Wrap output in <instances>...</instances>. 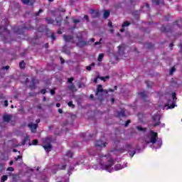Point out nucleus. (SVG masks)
<instances>
[{"instance_id": "obj_25", "label": "nucleus", "mask_w": 182, "mask_h": 182, "mask_svg": "<svg viewBox=\"0 0 182 182\" xmlns=\"http://www.w3.org/2000/svg\"><path fill=\"white\" fill-rule=\"evenodd\" d=\"M142 9H146V11H150V5L149 4H146L145 6H143Z\"/></svg>"}, {"instance_id": "obj_49", "label": "nucleus", "mask_w": 182, "mask_h": 182, "mask_svg": "<svg viewBox=\"0 0 182 182\" xmlns=\"http://www.w3.org/2000/svg\"><path fill=\"white\" fill-rule=\"evenodd\" d=\"M84 19L87 20V21L89 22V17L87 16V15L84 16Z\"/></svg>"}, {"instance_id": "obj_51", "label": "nucleus", "mask_w": 182, "mask_h": 182, "mask_svg": "<svg viewBox=\"0 0 182 182\" xmlns=\"http://www.w3.org/2000/svg\"><path fill=\"white\" fill-rule=\"evenodd\" d=\"M129 123H130V120L127 121V122L125 123V127H127Z\"/></svg>"}, {"instance_id": "obj_39", "label": "nucleus", "mask_w": 182, "mask_h": 182, "mask_svg": "<svg viewBox=\"0 0 182 182\" xmlns=\"http://www.w3.org/2000/svg\"><path fill=\"white\" fill-rule=\"evenodd\" d=\"M102 41H103V39H102V38H100V41H97V42L95 43V46H96V45H102Z\"/></svg>"}, {"instance_id": "obj_63", "label": "nucleus", "mask_w": 182, "mask_h": 182, "mask_svg": "<svg viewBox=\"0 0 182 182\" xmlns=\"http://www.w3.org/2000/svg\"><path fill=\"white\" fill-rule=\"evenodd\" d=\"M43 102H46V97H43Z\"/></svg>"}, {"instance_id": "obj_58", "label": "nucleus", "mask_w": 182, "mask_h": 182, "mask_svg": "<svg viewBox=\"0 0 182 182\" xmlns=\"http://www.w3.org/2000/svg\"><path fill=\"white\" fill-rule=\"evenodd\" d=\"M58 113H60V114L63 113V111L62 110V109H58Z\"/></svg>"}, {"instance_id": "obj_44", "label": "nucleus", "mask_w": 182, "mask_h": 182, "mask_svg": "<svg viewBox=\"0 0 182 182\" xmlns=\"http://www.w3.org/2000/svg\"><path fill=\"white\" fill-rule=\"evenodd\" d=\"M80 20H79V19H74L73 20L74 23H80Z\"/></svg>"}, {"instance_id": "obj_2", "label": "nucleus", "mask_w": 182, "mask_h": 182, "mask_svg": "<svg viewBox=\"0 0 182 182\" xmlns=\"http://www.w3.org/2000/svg\"><path fill=\"white\" fill-rule=\"evenodd\" d=\"M145 142H146L147 144L152 143V144L155 145L154 146L155 149H160L163 144L161 139L157 138V132L153 131H151L150 136L145 139Z\"/></svg>"}, {"instance_id": "obj_37", "label": "nucleus", "mask_w": 182, "mask_h": 182, "mask_svg": "<svg viewBox=\"0 0 182 182\" xmlns=\"http://www.w3.org/2000/svg\"><path fill=\"white\" fill-rule=\"evenodd\" d=\"M174 72H176V68L174 67H173L171 70L169 71V74L170 75H173V73H174Z\"/></svg>"}, {"instance_id": "obj_6", "label": "nucleus", "mask_w": 182, "mask_h": 182, "mask_svg": "<svg viewBox=\"0 0 182 182\" xmlns=\"http://www.w3.org/2000/svg\"><path fill=\"white\" fill-rule=\"evenodd\" d=\"M95 144L97 149H103V147H106L107 146V142L103 141L102 140H98L95 141Z\"/></svg>"}, {"instance_id": "obj_17", "label": "nucleus", "mask_w": 182, "mask_h": 182, "mask_svg": "<svg viewBox=\"0 0 182 182\" xmlns=\"http://www.w3.org/2000/svg\"><path fill=\"white\" fill-rule=\"evenodd\" d=\"M124 167L125 166H122L120 164H117L114 166V170H115V171H118V170H122V168H124Z\"/></svg>"}, {"instance_id": "obj_33", "label": "nucleus", "mask_w": 182, "mask_h": 182, "mask_svg": "<svg viewBox=\"0 0 182 182\" xmlns=\"http://www.w3.org/2000/svg\"><path fill=\"white\" fill-rule=\"evenodd\" d=\"M146 83L147 87H151V86H153V82L151 81H147Z\"/></svg>"}, {"instance_id": "obj_12", "label": "nucleus", "mask_w": 182, "mask_h": 182, "mask_svg": "<svg viewBox=\"0 0 182 182\" xmlns=\"http://www.w3.org/2000/svg\"><path fill=\"white\" fill-rule=\"evenodd\" d=\"M36 83H39V81L35 78H32L30 88L31 90L36 89V87H35V85H36Z\"/></svg>"}, {"instance_id": "obj_36", "label": "nucleus", "mask_w": 182, "mask_h": 182, "mask_svg": "<svg viewBox=\"0 0 182 182\" xmlns=\"http://www.w3.org/2000/svg\"><path fill=\"white\" fill-rule=\"evenodd\" d=\"M129 25H130V23L125 21L124 22V23L122 24V28H126V26H129Z\"/></svg>"}, {"instance_id": "obj_60", "label": "nucleus", "mask_w": 182, "mask_h": 182, "mask_svg": "<svg viewBox=\"0 0 182 182\" xmlns=\"http://www.w3.org/2000/svg\"><path fill=\"white\" fill-rule=\"evenodd\" d=\"M108 26H110V28H112L113 26L112 25V22L111 21H109V23H108Z\"/></svg>"}, {"instance_id": "obj_62", "label": "nucleus", "mask_w": 182, "mask_h": 182, "mask_svg": "<svg viewBox=\"0 0 182 182\" xmlns=\"http://www.w3.org/2000/svg\"><path fill=\"white\" fill-rule=\"evenodd\" d=\"M90 42H95V38H90Z\"/></svg>"}, {"instance_id": "obj_3", "label": "nucleus", "mask_w": 182, "mask_h": 182, "mask_svg": "<svg viewBox=\"0 0 182 182\" xmlns=\"http://www.w3.org/2000/svg\"><path fill=\"white\" fill-rule=\"evenodd\" d=\"M51 141L52 140L50 139V138H46L43 139V147L47 153H49V151H52L53 146L52 144H50Z\"/></svg>"}, {"instance_id": "obj_11", "label": "nucleus", "mask_w": 182, "mask_h": 182, "mask_svg": "<svg viewBox=\"0 0 182 182\" xmlns=\"http://www.w3.org/2000/svg\"><path fill=\"white\" fill-rule=\"evenodd\" d=\"M28 126L29 129H31L32 133H35L36 132V129H38V124L30 123Z\"/></svg>"}, {"instance_id": "obj_9", "label": "nucleus", "mask_w": 182, "mask_h": 182, "mask_svg": "<svg viewBox=\"0 0 182 182\" xmlns=\"http://www.w3.org/2000/svg\"><path fill=\"white\" fill-rule=\"evenodd\" d=\"M152 119L155 123V124H154V127L159 126L160 124V115L159 114L153 116Z\"/></svg>"}, {"instance_id": "obj_53", "label": "nucleus", "mask_w": 182, "mask_h": 182, "mask_svg": "<svg viewBox=\"0 0 182 182\" xmlns=\"http://www.w3.org/2000/svg\"><path fill=\"white\" fill-rule=\"evenodd\" d=\"M4 106H5L6 107H7V106H8V100H5V101H4Z\"/></svg>"}, {"instance_id": "obj_19", "label": "nucleus", "mask_w": 182, "mask_h": 182, "mask_svg": "<svg viewBox=\"0 0 182 182\" xmlns=\"http://www.w3.org/2000/svg\"><path fill=\"white\" fill-rule=\"evenodd\" d=\"M65 157H68V159H72L73 157V152L68 151L66 154H65Z\"/></svg>"}, {"instance_id": "obj_48", "label": "nucleus", "mask_w": 182, "mask_h": 182, "mask_svg": "<svg viewBox=\"0 0 182 182\" xmlns=\"http://www.w3.org/2000/svg\"><path fill=\"white\" fill-rule=\"evenodd\" d=\"M22 159V156H18L16 158H15L16 161H18V160Z\"/></svg>"}, {"instance_id": "obj_22", "label": "nucleus", "mask_w": 182, "mask_h": 182, "mask_svg": "<svg viewBox=\"0 0 182 182\" xmlns=\"http://www.w3.org/2000/svg\"><path fill=\"white\" fill-rule=\"evenodd\" d=\"M103 58H105V55L103 53H100L97 58L98 62H102V60H103Z\"/></svg>"}, {"instance_id": "obj_35", "label": "nucleus", "mask_w": 182, "mask_h": 182, "mask_svg": "<svg viewBox=\"0 0 182 182\" xmlns=\"http://www.w3.org/2000/svg\"><path fill=\"white\" fill-rule=\"evenodd\" d=\"M86 46V42L85 41H80L78 43V46Z\"/></svg>"}, {"instance_id": "obj_15", "label": "nucleus", "mask_w": 182, "mask_h": 182, "mask_svg": "<svg viewBox=\"0 0 182 182\" xmlns=\"http://www.w3.org/2000/svg\"><path fill=\"white\" fill-rule=\"evenodd\" d=\"M4 122H6V123L11 122V116L6 114L3 117Z\"/></svg>"}, {"instance_id": "obj_52", "label": "nucleus", "mask_w": 182, "mask_h": 182, "mask_svg": "<svg viewBox=\"0 0 182 182\" xmlns=\"http://www.w3.org/2000/svg\"><path fill=\"white\" fill-rule=\"evenodd\" d=\"M83 163H85V161L82 160V161H80V162H77V164L79 165V164H83Z\"/></svg>"}, {"instance_id": "obj_21", "label": "nucleus", "mask_w": 182, "mask_h": 182, "mask_svg": "<svg viewBox=\"0 0 182 182\" xmlns=\"http://www.w3.org/2000/svg\"><path fill=\"white\" fill-rule=\"evenodd\" d=\"M69 90H71V92H76V87H75V85L71 84L70 86H68Z\"/></svg>"}, {"instance_id": "obj_32", "label": "nucleus", "mask_w": 182, "mask_h": 182, "mask_svg": "<svg viewBox=\"0 0 182 182\" xmlns=\"http://www.w3.org/2000/svg\"><path fill=\"white\" fill-rule=\"evenodd\" d=\"M68 105L69 106V107H72L73 109H74V107H75V105H73V101H70L68 103Z\"/></svg>"}, {"instance_id": "obj_61", "label": "nucleus", "mask_w": 182, "mask_h": 182, "mask_svg": "<svg viewBox=\"0 0 182 182\" xmlns=\"http://www.w3.org/2000/svg\"><path fill=\"white\" fill-rule=\"evenodd\" d=\"M56 107H60V103H57L56 104Z\"/></svg>"}, {"instance_id": "obj_64", "label": "nucleus", "mask_w": 182, "mask_h": 182, "mask_svg": "<svg viewBox=\"0 0 182 182\" xmlns=\"http://www.w3.org/2000/svg\"><path fill=\"white\" fill-rule=\"evenodd\" d=\"M120 141H117V140H115L114 141V144H117V143H119Z\"/></svg>"}, {"instance_id": "obj_54", "label": "nucleus", "mask_w": 182, "mask_h": 182, "mask_svg": "<svg viewBox=\"0 0 182 182\" xmlns=\"http://www.w3.org/2000/svg\"><path fill=\"white\" fill-rule=\"evenodd\" d=\"M50 95H55V90H50Z\"/></svg>"}, {"instance_id": "obj_24", "label": "nucleus", "mask_w": 182, "mask_h": 182, "mask_svg": "<svg viewBox=\"0 0 182 182\" xmlns=\"http://www.w3.org/2000/svg\"><path fill=\"white\" fill-rule=\"evenodd\" d=\"M124 150H126L127 151L130 150V149H132V144H127L124 146Z\"/></svg>"}, {"instance_id": "obj_10", "label": "nucleus", "mask_w": 182, "mask_h": 182, "mask_svg": "<svg viewBox=\"0 0 182 182\" xmlns=\"http://www.w3.org/2000/svg\"><path fill=\"white\" fill-rule=\"evenodd\" d=\"M90 14H91L92 18H99V11L95 9H90Z\"/></svg>"}, {"instance_id": "obj_4", "label": "nucleus", "mask_w": 182, "mask_h": 182, "mask_svg": "<svg viewBox=\"0 0 182 182\" xmlns=\"http://www.w3.org/2000/svg\"><path fill=\"white\" fill-rule=\"evenodd\" d=\"M177 100V97H176V92L172 93L171 99L168 100V109H174L176 106V102Z\"/></svg>"}, {"instance_id": "obj_27", "label": "nucleus", "mask_w": 182, "mask_h": 182, "mask_svg": "<svg viewBox=\"0 0 182 182\" xmlns=\"http://www.w3.org/2000/svg\"><path fill=\"white\" fill-rule=\"evenodd\" d=\"M81 136L82 137H84V139H86V137H88V136L90 139H92V135L89 134H82Z\"/></svg>"}, {"instance_id": "obj_5", "label": "nucleus", "mask_w": 182, "mask_h": 182, "mask_svg": "<svg viewBox=\"0 0 182 182\" xmlns=\"http://www.w3.org/2000/svg\"><path fill=\"white\" fill-rule=\"evenodd\" d=\"M46 21H47V23L55 25L56 26H60V25H62V16L58 17L55 19L56 23H55V20L50 18H46Z\"/></svg>"}, {"instance_id": "obj_56", "label": "nucleus", "mask_w": 182, "mask_h": 182, "mask_svg": "<svg viewBox=\"0 0 182 182\" xmlns=\"http://www.w3.org/2000/svg\"><path fill=\"white\" fill-rule=\"evenodd\" d=\"M161 31H163L164 32H167V30L164 26L161 28Z\"/></svg>"}, {"instance_id": "obj_1", "label": "nucleus", "mask_w": 182, "mask_h": 182, "mask_svg": "<svg viewBox=\"0 0 182 182\" xmlns=\"http://www.w3.org/2000/svg\"><path fill=\"white\" fill-rule=\"evenodd\" d=\"M100 158L102 159V161H107L106 164H104L102 161L100 163L101 170H106L109 173H112V171L114 170L112 168V166L114 164V161H113L112 156H110V154L106 155L105 156H100Z\"/></svg>"}, {"instance_id": "obj_20", "label": "nucleus", "mask_w": 182, "mask_h": 182, "mask_svg": "<svg viewBox=\"0 0 182 182\" xmlns=\"http://www.w3.org/2000/svg\"><path fill=\"white\" fill-rule=\"evenodd\" d=\"M54 167L57 168V170H65L66 168V165H58V166H55Z\"/></svg>"}, {"instance_id": "obj_47", "label": "nucleus", "mask_w": 182, "mask_h": 182, "mask_svg": "<svg viewBox=\"0 0 182 182\" xmlns=\"http://www.w3.org/2000/svg\"><path fill=\"white\" fill-rule=\"evenodd\" d=\"M7 171H14V167H9V168H7Z\"/></svg>"}, {"instance_id": "obj_43", "label": "nucleus", "mask_w": 182, "mask_h": 182, "mask_svg": "<svg viewBox=\"0 0 182 182\" xmlns=\"http://www.w3.org/2000/svg\"><path fill=\"white\" fill-rule=\"evenodd\" d=\"M38 139H34V140H33V146H36V144H38Z\"/></svg>"}, {"instance_id": "obj_45", "label": "nucleus", "mask_w": 182, "mask_h": 182, "mask_svg": "<svg viewBox=\"0 0 182 182\" xmlns=\"http://www.w3.org/2000/svg\"><path fill=\"white\" fill-rule=\"evenodd\" d=\"M136 129H137V130H139L140 132H143V130H144L143 129V127H137Z\"/></svg>"}, {"instance_id": "obj_46", "label": "nucleus", "mask_w": 182, "mask_h": 182, "mask_svg": "<svg viewBox=\"0 0 182 182\" xmlns=\"http://www.w3.org/2000/svg\"><path fill=\"white\" fill-rule=\"evenodd\" d=\"M41 93L42 95H45V93H46V89L41 90Z\"/></svg>"}, {"instance_id": "obj_40", "label": "nucleus", "mask_w": 182, "mask_h": 182, "mask_svg": "<svg viewBox=\"0 0 182 182\" xmlns=\"http://www.w3.org/2000/svg\"><path fill=\"white\" fill-rule=\"evenodd\" d=\"M50 38H51L52 41H55L56 37L55 36V33H52L50 35Z\"/></svg>"}, {"instance_id": "obj_50", "label": "nucleus", "mask_w": 182, "mask_h": 182, "mask_svg": "<svg viewBox=\"0 0 182 182\" xmlns=\"http://www.w3.org/2000/svg\"><path fill=\"white\" fill-rule=\"evenodd\" d=\"M73 77L68 79V83H72V81H73Z\"/></svg>"}, {"instance_id": "obj_14", "label": "nucleus", "mask_w": 182, "mask_h": 182, "mask_svg": "<svg viewBox=\"0 0 182 182\" xmlns=\"http://www.w3.org/2000/svg\"><path fill=\"white\" fill-rule=\"evenodd\" d=\"M102 92H105V90H103V86H102V85H98L96 95H99V93H102Z\"/></svg>"}, {"instance_id": "obj_18", "label": "nucleus", "mask_w": 182, "mask_h": 182, "mask_svg": "<svg viewBox=\"0 0 182 182\" xmlns=\"http://www.w3.org/2000/svg\"><path fill=\"white\" fill-rule=\"evenodd\" d=\"M108 16H110V11L109 10H105L104 11L103 18H105V19H107Z\"/></svg>"}, {"instance_id": "obj_7", "label": "nucleus", "mask_w": 182, "mask_h": 182, "mask_svg": "<svg viewBox=\"0 0 182 182\" xmlns=\"http://www.w3.org/2000/svg\"><path fill=\"white\" fill-rule=\"evenodd\" d=\"M23 29H28V27H14L13 28L14 32L18 33V35H22L23 33Z\"/></svg>"}, {"instance_id": "obj_42", "label": "nucleus", "mask_w": 182, "mask_h": 182, "mask_svg": "<svg viewBox=\"0 0 182 182\" xmlns=\"http://www.w3.org/2000/svg\"><path fill=\"white\" fill-rule=\"evenodd\" d=\"M43 12V10L40 9L38 12L36 13V16H39V14H42Z\"/></svg>"}, {"instance_id": "obj_8", "label": "nucleus", "mask_w": 182, "mask_h": 182, "mask_svg": "<svg viewBox=\"0 0 182 182\" xmlns=\"http://www.w3.org/2000/svg\"><path fill=\"white\" fill-rule=\"evenodd\" d=\"M1 23L3 26H0V32H8V28H6V27L8 25V20L7 19L4 20L1 22Z\"/></svg>"}, {"instance_id": "obj_34", "label": "nucleus", "mask_w": 182, "mask_h": 182, "mask_svg": "<svg viewBox=\"0 0 182 182\" xmlns=\"http://www.w3.org/2000/svg\"><path fill=\"white\" fill-rule=\"evenodd\" d=\"M21 2L24 4V5H29V2H31L30 0H21Z\"/></svg>"}, {"instance_id": "obj_59", "label": "nucleus", "mask_w": 182, "mask_h": 182, "mask_svg": "<svg viewBox=\"0 0 182 182\" xmlns=\"http://www.w3.org/2000/svg\"><path fill=\"white\" fill-rule=\"evenodd\" d=\"M72 170H73V168H70V169L68 170V174L70 175V171H72Z\"/></svg>"}, {"instance_id": "obj_16", "label": "nucleus", "mask_w": 182, "mask_h": 182, "mask_svg": "<svg viewBox=\"0 0 182 182\" xmlns=\"http://www.w3.org/2000/svg\"><path fill=\"white\" fill-rule=\"evenodd\" d=\"M152 4H154L155 5H160V4H164V0H151Z\"/></svg>"}, {"instance_id": "obj_41", "label": "nucleus", "mask_w": 182, "mask_h": 182, "mask_svg": "<svg viewBox=\"0 0 182 182\" xmlns=\"http://www.w3.org/2000/svg\"><path fill=\"white\" fill-rule=\"evenodd\" d=\"M134 154H136V151H132L129 152V156L131 157H133V156H134Z\"/></svg>"}, {"instance_id": "obj_29", "label": "nucleus", "mask_w": 182, "mask_h": 182, "mask_svg": "<svg viewBox=\"0 0 182 182\" xmlns=\"http://www.w3.org/2000/svg\"><path fill=\"white\" fill-rule=\"evenodd\" d=\"M19 66H20L21 69H25V62L24 61L20 62Z\"/></svg>"}, {"instance_id": "obj_13", "label": "nucleus", "mask_w": 182, "mask_h": 182, "mask_svg": "<svg viewBox=\"0 0 182 182\" xmlns=\"http://www.w3.org/2000/svg\"><path fill=\"white\" fill-rule=\"evenodd\" d=\"M63 39L65 42H73V36H63Z\"/></svg>"}, {"instance_id": "obj_55", "label": "nucleus", "mask_w": 182, "mask_h": 182, "mask_svg": "<svg viewBox=\"0 0 182 182\" xmlns=\"http://www.w3.org/2000/svg\"><path fill=\"white\" fill-rule=\"evenodd\" d=\"M3 69H6V70H8V69H9V66L6 65L5 67H3Z\"/></svg>"}, {"instance_id": "obj_26", "label": "nucleus", "mask_w": 182, "mask_h": 182, "mask_svg": "<svg viewBox=\"0 0 182 182\" xmlns=\"http://www.w3.org/2000/svg\"><path fill=\"white\" fill-rule=\"evenodd\" d=\"M6 180H8V176L4 175L1 176V182H5Z\"/></svg>"}, {"instance_id": "obj_31", "label": "nucleus", "mask_w": 182, "mask_h": 182, "mask_svg": "<svg viewBox=\"0 0 182 182\" xmlns=\"http://www.w3.org/2000/svg\"><path fill=\"white\" fill-rule=\"evenodd\" d=\"M28 141H29V136H26L24 138L23 144V145L26 144V143H28Z\"/></svg>"}, {"instance_id": "obj_38", "label": "nucleus", "mask_w": 182, "mask_h": 182, "mask_svg": "<svg viewBox=\"0 0 182 182\" xmlns=\"http://www.w3.org/2000/svg\"><path fill=\"white\" fill-rule=\"evenodd\" d=\"M92 66H95V63L91 64L87 67V70H92Z\"/></svg>"}, {"instance_id": "obj_28", "label": "nucleus", "mask_w": 182, "mask_h": 182, "mask_svg": "<svg viewBox=\"0 0 182 182\" xmlns=\"http://www.w3.org/2000/svg\"><path fill=\"white\" fill-rule=\"evenodd\" d=\"M100 80H104V82H106V79H109V76L107 75L105 77H98Z\"/></svg>"}, {"instance_id": "obj_23", "label": "nucleus", "mask_w": 182, "mask_h": 182, "mask_svg": "<svg viewBox=\"0 0 182 182\" xmlns=\"http://www.w3.org/2000/svg\"><path fill=\"white\" fill-rule=\"evenodd\" d=\"M139 95L142 97V99L145 100L147 97V94L146 92H139Z\"/></svg>"}, {"instance_id": "obj_57", "label": "nucleus", "mask_w": 182, "mask_h": 182, "mask_svg": "<svg viewBox=\"0 0 182 182\" xmlns=\"http://www.w3.org/2000/svg\"><path fill=\"white\" fill-rule=\"evenodd\" d=\"M60 62H61V63H65V60H63V58H62V57H60Z\"/></svg>"}, {"instance_id": "obj_30", "label": "nucleus", "mask_w": 182, "mask_h": 182, "mask_svg": "<svg viewBox=\"0 0 182 182\" xmlns=\"http://www.w3.org/2000/svg\"><path fill=\"white\" fill-rule=\"evenodd\" d=\"M118 116L121 117H124L125 114H124V110H121L120 112L118 113Z\"/></svg>"}]
</instances>
